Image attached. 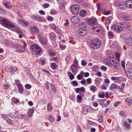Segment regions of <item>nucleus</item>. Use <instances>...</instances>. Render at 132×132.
Instances as JSON below:
<instances>
[{"mask_svg":"<svg viewBox=\"0 0 132 132\" xmlns=\"http://www.w3.org/2000/svg\"><path fill=\"white\" fill-rule=\"evenodd\" d=\"M120 24L122 27L118 25H113L111 27V30L116 32L119 33L123 30V27L128 28L130 27V25L129 24L125 22H121Z\"/></svg>","mask_w":132,"mask_h":132,"instance_id":"obj_1","label":"nucleus"},{"mask_svg":"<svg viewBox=\"0 0 132 132\" xmlns=\"http://www.w3.org/2000/svg\"><path fill=\"white\" fill-rule=\"evenodd\" d=\"M1 23L4 26L11 29L12 31L16 32L18 33H19L20 32V29L18 28L11 23L7 19H3L1 21Z\"/></svg>","mask_w":132,"mask_h":132,"instance_id":"obj_2","label":"nucleus"},{"mask_svg":"<svg viewBox=\"0 0 132 132\" xmlns=\"http://www.w3.org/2000/svg\"><path fill=\"white\" fill-rule=\"evenodd\" d=\"M90 47L94 50L98 49L101 45V41L98 39H94L90 43Z\"/></svg>","mask_w":132,"mask_h":132,"instance_id":"obj_3","label":"nucleus"},{"mask_svg":"<svg viewBox=\"0 0 132 132\" xmlns=\"http://www.w3.org/2000/svg\"><path fill=\"white\" fill-rule=\"evenodd\" d=\"M23 46L19 44H15L14 48L15 51L19 53H23L26 51V45L24 42L23 43Z\"/></svg>","mask_w":132,"mask_h":132,"instance_id":"obj_4","label":"nucleus"},{"mask_svg":"<svg viewBox=\"0 0 132 132\" xmlns=\"http://www.w3.org/2000/svg\"><path fill=\"white\" fill-rule=\"evenodd\" d=\"M30 49L34 54L37 55L39 54L42 51L41 48L37 44L32 45L30 47Z\"/></svg>","mask_w":132,"mask_h":132,"instance_id":"obj_5","label":"nucleus"},{"mask_svg":"<svg viewBox=\"0 0 132 132\" xmlns=\"http://www.w3.org/2000/svg\"><path fill=\"white\" fill-rule=\"evenodd\" d=\"M79 8V6L78 5H74L70 7L71 12L74 14L76 15L78 13Z\"/></svg>","mask_w":132,"mask_h":132,"instance_id":"obj_6","label":"nucleus"},{"mask_svg":"<svg viewBox=\"0 0 132 132\" xmlns=\"http://www.w3.org/2000/svg\"><path fill=\"white\" fill-rule=\"evenodd\" d=\"M99 26H96L95 27V25L93 28V29L95 30V31L97 33H99V34H103L104 31L103 29L101 27H98Z\"/></svg>","mask_w":132,"mask_h":132,"instance_id":"obj_7","label":"nucleus"},{"mask_svg":"<svg viewBox=\"0 0 132 132\" xmlns=\"http://www.w3.org/2000/svg\"><path fill=\"white\" fill-rule=\"evenodd\" d=\"M86 22L89 25L95 24L97 22L96 19L94 18H90L87 20H86Z\"/></svg>","mask_w":132,"mask_h":132,"instance_id":"obj_8","label":"nucleus"},{"mask_svg":"<svg viewBox=\"0 0 132 132\" xmlns=\"http://www.w3.org/2000/svg\"><path fill=\"white\" fill-rule=\"evenodd\" d=\"M113 60L112 58H105L104 61V62L106 64L108 65L109 67H111V63L112 62V60Z\"/></svg>","mask_w":132,"mask_h":132,"instance_id":"obj_9","label":"nucleus"},{"mask_svg":"<svg viewBox=\"0 0 132 132\" xmlns=\"http://www.w3.org/2000/svg\"><path fill=\"white\" fill-rule=\"evenodd\" d=\"M70 20L73 23L76 24L78 23L80 21V19L76 16L71 17L70 18Z\"/></svg>","mask_w":132,"mask_h":132,"instance_id":"obj_10","label":"nucleus"},{"mask_svg":"<svg viewBox=\"0 0 132 132\" xmlns=\"http://www.w3.org/2000/svg\"><path fill=\"white\" fill-rule=\"evenodd\" d=\"M39 39L40 43L42 45H46L47 42L46 38L41 36L39 37Z\"/></svg>","mask_w":132,"mask_h":132,"instance_id":"obj_11","label":"nucleus"},{"mask_svg":"<svg viewBox=\"0 0 132 132\" xmlns=\"http://www.w3.org/2000/svg\"><path fill=\"white\" fill-rule=\"evenodd\" d=\"M31 33L33 34H36L39 32V30L38 28L36 27H32L30 28Z\"/></svg>","mask_w":132,"mask_h":132,"instance_id":"obj_12","label":"nucleus"},{"mask_svg":"<svg viewBox=\"0 0 132 132\" xmlns=\"http://www.w3.org/2000/svg\"><path fill=\"white\" fill-rule=\"evenodd\" d=\"M18 22L19 24L23 27H26L29 24L28 22L21 19L19 20L18 21Z\"/></svg>","mask_w":132,"mask_h":132,"instance_id":"obj_13","label":"nucleus"},{"mask_svg":"<svg viewBox=\"0 0 132 132\" xmlns=\"http://www.w3.org/2000/svg\"><path fill=\"white\" fill-rule=\"evenodd\" d=\"M120 66L119 63H117L115 60L113 59L112 60V62L111 63V67L112 66L115 69H117Z\"/></svg>","mask_w":132,"mask_h":132,"instance_id":"obj_14","label":"nucleus"},{"mask_svg":"<svg viewBox=\"0 0 132 132\" xmlns=\"http://www.w3.org/2000/svg\"><path fill=\"white\" fill-rule=\"evenodd\" d=\"M125 7L130 9L132 8V1L128 0L127 1L125 4Z\"/></svg>","mask_w":132,"mask_h":132,"instance_id":"obj_15","label":"nucleus"},{"mask_svg":"<svg viewBox=\"0 0 132 132\" xmlns=\"http://www.w3.org/2000/svg\"><path fill=\"white\" fill-rule=\"evenodd\" d=\"M125 42L128 46H132V38L129 37L128 39L125 40Z\"/></svg>","mask_w":132,"mask_h":132,"instance_id":"obj_16","label":"nucleus"},{"mask_svg":"<svg viewBox=\"0 0 132 132\" xmlns=\"http://www.w3.org/2000/svg\"><path fill=\"white\" fill-rule=\"evenodd\" d=\"M126 75L130 79H132V69H128L126 72Z\"/></svg>","mask_w":132,"mask_h":132,"instance_id":"obj_17","label":"nucleus"},{"mask_svg":"<svg viewBox=\"0 0 132 132\" xmlns=\"http://www.w3.org/2000/svg\"><path fill=\"white\" fill-rule=\"evenodd\" d=\"M78 27L80 29L85 30L86 29L87 26L86 25V23L85 22H82L79 23Z\"/></svg>","mask_w":132,"mask_h":132,"instance_id":"obj_18","label":"nucleus"},{"mask_svg":"<svg viewBox=\"0 0 132 132\" xmlns=\"http://www.w3.org/2000/svg\"><path fill=\"white\" fill-rule=\"evenodd\" d=\"M77 66L72 65L71 67V69L72 72L75 75L77 72Z\"/></svg>","mask_w":132,"mask_h":132,"instance_id":"obj_19","label":"nucleus"},{"mask_svg":"<svg viewBox=\"0 0 132 132\" xmlns=\"http://www.w3.org/2000/svg\"><path fill=\"white\" fill-rule=\"evenodd\" d=\"M17 86L19 93L22 94L23 90L22 85L21 84L19 83L17 84Z\"/></svg>","mask_w":132,"mask_h":132,"instance_id":"obj_20","label":"nucleus"},{"mask_svg":"<svg viewBox=\"0 0 132 132\" xmlns=\"http://www.w3.org/2000/svg\"><path fill=\"white\" fill-rule=\"evenodd\" d=\"M34 111V110L33 109H29L28 112V114L29 117H32Z\"/></svg>","mask_w":132,"mask_h":132,"instance_id":"obj_21","label":"nucleus"},{"mask_svg":"<svg viewBox=\"0 0 132 132\" xmlns=\"http://www.w3.org/2000/svg\"><path fill=\"white\" fill-rule=\"evenodd\" d=\"M51 94H54L56 92V90L55 88L53 85L51 84Z\"/></svg>","mask_w":132,"mask_h":132,"instance_id":"obj_22","label":"nucleus"},{"mask_svg":"<svg viewBox=\"0 0 132 132\" xmlns=\"http://www.w3.org/2000/svg\"><path fill=\"white\" fill-rule=\"evenodd\" d=\"M108 95V93L106 92L105 93L103 92L102 94H101L100 93L98 94V96L101 98H104V97H106Z\"/></svg>","mask_w":132,"mask_h":132,"instance_id":"obj_23","label":"nucleus"},{"mask_svg":"<svg viewBox=\"0 0 132 132\" xmlns=\"http://www.w3.org/2000/svg\"><path fill=\"white\" fill-rule=\"evenodd\" d=\"M19 119H26L27 118V116L25 113L20 112V114Z\"/></svg>","mask_w":132,"mask_h":132,"instance_id":"obj_24","label":"nucleus"},{"mask_svg":"<svg viewBox=\"0 0 132 132\" xmlns=\"http://www.w3.org/2000/svg\"><path fill=\"white\" fill-rule=\"evenodd\" d=\"M20 113L17 111H16L12 113V115L15 117L19 119Z\"/></svg>","mask_w":132,"mask_h":132,"instance_id":"obj_25","label":"nucleus"},{"mask_svg":"<svg viewBox=\"0 0 132 132\" xmlns=\"http://www.w3.org/2000/svg\"><path fill=\"white\" fill-rule=\"evenodd\" d=\"M112 80L114 81L115 83H118L120 82L119 77H111Z\"/></svg>","mask_w":132,"mask_h":132,"instance_id":"obj_26","label":"nucleus"},{"mask_svg":"<svg viewBox=\"0 0 132 132\" xmlns=\"http://www.w3.org/2000/svg\"><path fill=\"white\" fill-rule=\"evenodd\" d=\"M118 87V86L117 85L114 84H112L111 85L110 88L111 90H114L117 88Z\"/></svg>","mask_w":132,"mask_h":132,"instance_id":"obj_27","label":"nucleus"},{"mask_svg":"<svg viewBox=\"0 0 132 132\" xmlns=\"http://www.w3.org/2000/svg\"><path fill=\"white\" fill-rule=\"evenodd\" d=\"M125 85V83H122L119 86V88L121 92H123V90Z\"/></svg>","mask_w":132,"mask_h":132,"instance_id":"obj_28","label":"nucleus"},{"mask_svg":"<svg viewBox=\"0 0 132 132\" xmlns=\"http://www.w3.org/2000/svg\"><path fill=\"white\" fill-rule=\"evenodd\" d=\"M84 73L83 71H81L80 73L77 76V79L78 80L81 79L83 76Z\"/></svg>","mask_w":132,"mask_h":132,"instance_id":"obj_29","label":"nucleus"},{"mask_svg":"<svg viewBox=\"0 0 132 132\" xmlns=\"http://www.w3.org/2000/svg\"><path fill=\"white\" fill-rule=\"evenodd\" d=\"M86 12L84 10L81 11L79 13L80 16L82 17L86 15Z\"/></svg>","mask_w":132,"mask_h":132,"instance_id":"obj_30","label":"nucleus"},{"mask_svg":"<svg viewBox=\"0 0 132 132\" xmlns=\"http://www.w3.org/2000/svg\"><path fill=\"white\" fill-rule=\"evenodd\" d=\"M88 112V109L87 107H85L82 110V113L84 114L87 113Z\"/></svg>","mask_w":132,"mask_h":132,"instance_id":"obj_31","label":"nucleus"},{"mask_svg":"<svg viewBox=\"0 0 132 132\" xmlns=\"http://www.w3.org/2000/svg\"><path fill=\"white\" fill-rule=\"evenodd\" d=\"M51 61H54L56 62H59L60 61V60L59 58L57 57H55L51 59Z\"/></svg>","mask_w":132,"mask_h":132,"instance_id":"obj_32","label":"nucleus"},{"mask_svg":"<svg viewBox=\"0 0 132 132\" xmlns=\"http://www.w3.org/2000/svg\"><path fill=\"white\" fill-rule=\"evenodd\" d=\"M123 125L125 127L128 128L130 129V124L127 123L126 121H125L124 122Z\"/></svg>","mask_w":132,"mask_h":132,"instance_id":"obj_33","label":"nucleus"},{"mask_svg":"<svg viewBox=\"0 0 132 132\" xmlns=\"http://www.w3.org/2000/svg\"><path fill=\"white\" fill-rule=\"evenodd\" d=\"M108 34L109 37L110 39H112L113 37V32L111 31H109L108 32Z\"/></svg>","mask_w":132,"mask_h":132,"instance_id":"obj_34","label":"nucleus"},{"mask_svg":"<svg viewBox=\"0 0 132 132\" xmlns=\"http://www.w3.org/2000/svg\"><path fill=\"white\" fill-rule=\"evenodd\" d=\"M6 121L8 124L12 125L13 123V122L9 118L6 120Z\"/></svg>","mask_w":132,"mask_h":132,"instance_id":"obj_35","label":"nucleus"},{"mask_svg":"<svg viewBox=\"0 0 132 132\" xmlns=\"http://www.w3.org/2000/svg\"><path fill=\"white\" fill-rule=\"evenodd\" d=\"M52 104L50 103H48L47 105V109L49 111H51L52 109V108L51 106Z\"/></svg>","mask_w":132,"mask_h":132,"instance_id":"obj_36","label":"nucleus"},{"mask_svg":"<svg viewBox=\"0 0 132 132\" xmlns=\"http://www.w3.org/2000/svg\"><path fill=\"white\" fill-rule=\"evenodd\" d=\"M2 118L6 121L9 118V117L6 114H2L1 115Z\"/></svg>","mask_w":132,"mask_h":132,"instance_id":"obj_37","label":"nucleus"},{"mask_svg":"<svg viewBox=\"0 0 132 132\" xmlns=\"http://www.w3.org/2000/svg\"><path fill=\"white\" fill-rule=\"evenodd\" d=\"M12 101L14 103H17L19 102L20 101L19 99L16 98L14 97H13L12 99Z\"/></svg>","mask_w":132,"mask_h":132,"instance_id":"obj_38","label":"nucleus"},{"mask_svg":"<svg viewBox=\"0 0 132 132\" xmlns=\"http://www.w3.org/2000/svg\"><path fill=\"white\" fill-rule=\"evenodd\" d=\"M110 83V81L109 79H106L104 81L103 84H105L106 86H108V84Z\"/></svg>","mask_w":132,"mask_h":132,"instance_id":"obj_39","label":"nucleus"},{"mask_svg":"<svg viewBox=\"0 0 132 132\" xmlns=\"http://www.w3.org/2000/svg\"><path fill=\"white\" fill-rule=\"evenodd\" d=\"M57 65L56 64L54 63H53L51 64V67L52 68L53 70H55L57 67Z\"/></svg>","mask_w":132,"mask_h":132,"instance_id":"obj_40","label":"nucleus"},{"mask_svg":"<svg viewBox=\"0 0 132 132\" xmlns=\"http://www.w3.org/2000/svg\"><path fill=\"white\" fill-rule=\"evenodd\" d=\"M126 101L128 102V104L129 105H131L132 103V100L130 99L127 98L126 99Z\"/></svg>","mask_w":132,"mask_h":132,"instance_id":"obj_41","label":"nucleus"},{"mask_svg":"<svg viewBox=\"0 0 132 132\" xmlns=\"http://www.w3.org/2000/svg\"><path fill=\"white\" fill-rule=\"evenodd\" d=\"M115 55L116 58L118 59V61H119L120 57V54L118 52H116L115 53Z\"/></svg>","mask_w":132,"mask_h":132,"instance_id":"obj_42","label":"nucleus"},{"mask_svg":"<svg viewBox=\"0 0 132 132\" xmlns=\"http://www.w3.org/2000/svg\"><path fill=\"white\" fill-rule=\"evenodd\" d=\"M122 18L125 20L128 21H129L131 19L130 17L126 16H122Z\"/></svg>","mask_w":132,"mask_h":132,"instance_id":"obj_43","label":"nucleus"},{"mask_svg":"<svg viewBox=\"0 0 132 132\" xmlns=\"http://www.w3.org/2000/svg\"><path fill=\"white\" fill-rule=\"evenodd\" d=\"M96 89V87L94 85H92L90 88V90L93 92H94Z\"/></svg>","mask_w":132,"mask_h":132,"instance_id":"obj_44","label":"nucleus"},{"mask_svg":"<svg viewBox=\"0 0 132 132\" xmlns=\"http://www.w3.org/2000/svg\"><path fill=\"white\" fill-rule=\"evenodd\" d=\"M4 4L5 7L7 8H10L11 7V4L9 3H4Z\"/></svg>","mask_w":132,"mask_h":132,"instance_id":"obj_45","label":"nucleus"},{"mask_svg":"<svg viewBox=\"0 0 132 132\" xmlns=\"http://www.w3.org/2000/svg\"><path fill=\"white\" fill-rule=\"evenodd\" d=\"M103 116L100 114L99 116V119L98 120V121L101 123H102L103 121Z\"/></svg>","mask_w":132,"mask_h":132,"instance_id":"obj_46","label":"nucleus"},{"mask_svg":"<svg viewBox=\"0 0 132 132\" xmlns=\"http://www.w3.org/2000/svg\"><path fill=\"white\" fill-rule=\"evenodd\" d=\"M71 83L72 85L75 86H77L78 84V82L76 81H73L71 82Z\"/></svg>","mask_w":132,"mask_h":132,"instance_id":"obj_47","label":"nucleus"},{"mask_svg":"<svg viewBox=\"0 0 132 132\" xmlns=\"http://www.w3.org/2000/svg\"><path fill=\"white\" fill-rule=\"evenodd\" d=\"M50 35L51 39L52 40L55 37L54 34L53 32H51L50 33Z\"/></svg>","mask_w":132,"mask_h":132,"instance_id":"obj_48","label":"nucleus"},{"mask_svg":"<svg viewBox=\"0 0 132 132\" xmlns=\"http://www.w3.org/2000/svg\"><path fill=\"white\" fill-rule=\"evenodd\" d=\"M119 7L120 9L121 10H124L125 9L124 5L122 4H120L119 5Z\"/></svg>","mask_w":132,"mask_h":132,"instance_id":"obj_49","label":"nucleus"},{"mask_svg":"<svg viewBox=\"0 0 132 132\" xmlns=\"http://www.w3.org/2000/svg\"><path fill=\"white\" fill-rule=\"evenodd\" d=\"M112 19V17L111 16H110L107 18L106 19V24H108L110 22V21Z\"/></svg>","mask_w":132,"mask_h":132,"instance_id":"obj_50","label":"nucleus"},{"mask_svg":"<svg viewBox=\"0 0 132 132\" xmlns=\"http://www.w3.org/2000/svg\"><path fill=\"white\" fill-rule=\"evenodd\" d=\"M81 97L79 95H77V100L78 102H80V101L81 100Z\"/></svg>","mask_w":132,"mask_h":132,"instance_id":"obj_51","label":"nucleus"},{"mask_svg":"<svg viewBox=\"0 0 132 132\" xmlns=\"http://www.w3.org/2000/svg\"><path fill=\"white\" fill-rule=\"evenodd\" d=\"M87 122L89 124L91 125H96V123L95 122H93L89 120L87 121Z\"/></svg>","mask_w":132,"mask_h":132,"instance_id":"obj_52","label":"nucleus"},{"mask_svg":"<svg viewBox=\"0 0 132 132\" xmlns=\"http://www.w3.org/2000/svg\"><path fill=\"white\" fill-rule=\"evenodd\" d=\"M31 18L33 20H35L38 21H39L38 19H39V18H38V17L37 16L35 15H33L32 16Z\"/></svg>","mask_w":132,"mask_h":132,"instance_id":"obj_53","label":"nucleus"},{"mask_svg":"<svg viewBox=\"0 0 132 132\" xmlns=\"http://www.w3.org/2000/svg\"><path fill=\"white\" fill-rule=\"evenodd\" d=\"M50 13L51 14L55 15L57 13V12L55 10L52 9L50 11Z\"/></svg>","mask_w":132,"mask_h":132,"instance_id":"obj_54","label":"nucleus"},{"mask_svg":"<svg viewBox=\"0 0 132 132\" xmlns=\"http://www.w3.org/2000/svg\"><path fill=\"white\" fill-rule=\"evenodd\" d=\"M60 48L62 50H64L66 47L65 45L60 44L59 45Z\"/></svg>","mask_w":132,"mask_h":132,"instance_id":"obj_55","label":"nucleus"},{"mask_svg":"<svg viewBox=\"0 0 132 132\" xmlns=\"http://www.w3.org/2000/svg\"><path fill=\"white\" fill-rule=\"evenodd\" d=\"M25 88L27 89H29L31 87V85L29 84H26L25 85Z\"/></svg>","mask_w":132,"mask_h":132,"instance_id":"obj_56","label":"nucleus"},{"mask_svg":"<svg viewBox=\"0 0 132 132\" xmlns=\"http://www.w3.org/2000/svg\"><path fill=\"white\" fill-rule=\"evenodd\" d=\"M50 6V4L48 3H45L43 5V7L45 8H47L49 7Z\"/></svg>","mask_w":132,"mask_h":132,"instance_id":"obj_57","label":"nucleus"},{"mask_svg":"<svg viewBox=\"0 0 132 132\" xmlns=\"http://www.w3.org/2000/svg\"><path fill=\"white\" fill-rule=\"evenodd\" d=\"M39 62L40 64L43 65L45 63V61L44 60L41 59L39 61Z\"/></svg>","mask_w":132,"mask_h":132,"instance_id":"obj_58","label":"nucleus"},{"mask_svg":"<svg viewBox=\"0 0 132 132\" xmlns=\"http://www.w3.org/2000/svg\"><path fill=\"white\" fill-rule=\"evenodd\" d=\"M5 70L7 72H11V67H6L5 68Z\"/></svg>","mask_w":132,"mask_h":132,"instance_id":"obj_59","label":"nucleus"},{"mask_svg":"<svg viewBox=\"0 0 132 132\" xmlns=\"http://www.w3.org/2000/svg\"><path fill=\"white\" fill-rule=\"evenodd\" d=\"M49 54L50 56H55V52L53 51H50L49 53Z\"/></svg>","mask_w":132,"mask_h":132,"instance_id":"obj_60","label":"nucleus"},{"mask_svg":"<svg viewBox=\"0 0 132 132\" xmlns=\"http://www.w3.org/2000/svg\"><path fill=\"white\" fill-rule=\"evenodd\" d=\"M78 64V61L76 59L74 60V61L73 64L72 65H73L74 66H76L77 67Z\"/></svg>","mask_w":132,"mask_h":132,"instance_id":"obj_61","label":"nucleus"},{"mask_svg":"<svg viewBox=\"0 0 132 132\" xmlns=\"http://www.w3.org/2000/svg\"><path fill=\"white\" fill-rule=\"evenodd\" d=\"M26 69L27 71V72L28 73V76L30 77H31L32 75L31 74L30 70L27 68Z\"/></svg>","mask_w":132,"mask_h":132,"instance_id":"obj_62","label":"nucleus"},{"mask_svg":"<svg viewBox=\"0 0 132 132\" xmlns=\"http://www.w3.org/2000/svg\"><path fill=\"white\" fill-rule=\"evenodd\" d=\"M81 63L82 65L83 66H85L87 64V62L85 60H82L81 61Z\"/></svg>","mask_w":132,"mask_h":132,"instance_id":"obj_63","label":"nucleus"},{"mask_svg":"<svg viewBox=\"0 0 132 132\" xmlns=\"http://www.w3.org/2000/svg\"><path fill=\"white\" fill-rule=\"evenodd\" d=\"M9 87V86L8 84H5L3 86V88L4 89H7Z\"/></svg>","mask_w":132,"mask_h":132,"instance_id":"obj_64","label":"nucleus"}]
</instances>
